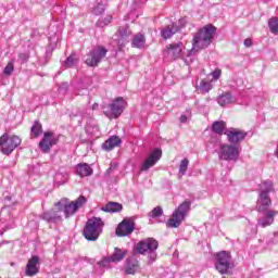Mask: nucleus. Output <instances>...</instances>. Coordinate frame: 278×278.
<instances>
[{"mask_svg":"<svg viewBox=\"0 0 278 278\" xmlns=\"http://www.w3.org/2000/svg\"><path fill=\"white\" fill-rule=\"evenodd\" d=\"M116 168H118L116 163L111 164V166L105 172V176L110 177V175H112L113 170H116Z\"/></svg>","mask_w":278,"mask_h":278,"instance_id":"nucleus-43","label":"nucleus"},{"mask_svg":"<svg viewBox=\"0 0 278 278\" xmlns=\"http://www.w3.org/2000/svg\"><path fill=\"white\" fill-rule=\"evenodd\" d=\"M140 270V262L135 257H128L125 264L126 275H136Z\"/></svg>","mask_w":278,"mask_h":278,"instance_id":"nucleus-20","label":"nucleus"},{"mask_svg":"<svg viewBox=\"0 0 278 278\" xmlns=\"http://www.w3.org/2000/svg\"><path fill=\"white\" fill-rule=\"evenodd\" d=\"M7 242L5 241H3L2 243H0V247H3V244H5Z\"/></svg>","mask_w":278,"mask_h":278,"instance_id":"nucleus-51","label":"nucleus"},{"mask_svg":"<svg viewBox=\"0 0 278 278\" xmlns=\"http://www.w3.org/2000/svg\"><path fill=\"white\" fill-rule=\"evenodd\" d=\"M42 135V124L39 122H35L30 129V136L31 138H38V136Z\"/></svg>","mask_w":278,"mask_h":278,"instance_id":"nucleus-31","label":"nucleus"},{"mask_svg":"<svg viewBox=\"0 0 278 278\" xmlns=\"http://www.w3.org/2000/svg\"><path fill=\"white\" fill-rule=\"evenodd\" d=\"M268 27L271 34L277 35L278 34V17H271L268 21Z\"/></svg>","mask_w":278,"mask_h":278,"instance_id":"nucleus-33","label":"nucleus"},{"mask_svg":"<svg viewBox=\"0 0 278 278\" xmlns=\"http://www.w3.org/2000/svg\"><path fill=\"white\" fill-rule=\"evenodd\" d=\"M103 227H105V223H103L101 217H92L91 219H88L83 232L86 240L89 242L99 240V237L103 233Z\"/></svg>","mask_w":278,"mask_h":278,"instance_id":"nucleus-3","label":"nucleus"},{"mask_svg":"<svg viewBox=\"0 0 278 278\" xmlns=\"http://www.w3.org/2000/svg\"><path fill=\"white\" fill-rule=\"evenodd\" d=\"M18 60L22 62V64H25L29 61V53H20Z\"/></svg>","mask_w":278,"mask_h":278,"instance_id":"nucleus-42","label":"nucleus"},{"mask_svg":"<svg viewBox=\"0 0 278 278\" xmlns=\"http://www.w3.org/2000/svg\"><path fill=\"white\" fill-rule=\"evenodd\" d=\"M188 164H190V161L188 159H184L181 162H180V165H179V177H184V175H186V170H188Z\"/></svg>","mask_w":278,"mask_h":278,"instance_id":"nucleus-35","label":"nucleus"},{"mask_svg":"<svg viewBox=\"0 0 278 278\" xmlns=\"http://www.w3.org/2000/svg\"><path fill=\"white\" fill-rule=\"evenodd\" d=\"M91 110H99V103H94V104L91 106Z\"/></svg>","mask_w":278,"mask_h":278,"instance_id":"nucleus-49","label":"nucleus"},{"mask_svg":"<svg viewBox=\"0 0 278 278\" xmlns=\"http://www.w3.org/2000/svg\"><path fill=\"white\" fill-rule=\"evenodd\" d=\"M62 177V174H56L55 175V178H54V181L55 184H58V186H64V184H66V181H68V175H64V180H60Z\"/></svg>","mask_w":278,"mask_h":278,"instance_id":"nucleus-38","label":"nucleus"},{"mask_svg":"<svg viewBox=\"0 0 278 278\" xmlns=\"http://www.w3.org/2000/svg\"><path fill=\"white\" fill-rule=\"evenodd\" d=\"M112 23V15H106L105 17H101L98 20L97 25L98 27H105Z\"/></svg>","mask_w":278,"mask_h":278,"instance_id":"nucleus-36","label":"nucleus"},{"mask_svg":"<svg viewBox=\"0 0 278 278\" xmlns=\"http://www.w3.org/2000/svg\"><path fill=\"white\" fill-rule=\"evenodd\" d=\"M130 34H131V30H129L128 26L119 27L117 33V36L119 37V39H117V45H119V47H125V42L127 38H129Z\"/></svg>","mask_w":278,"mask_h":278,"instance_id":"nucleus-24","label":"nucleus"},{"mask_svg":"<svg viewBox=\"0 0 278 278\" xmlns=\"http://www.w3.org/2000/svg\"><path fill=\"white\" fill-rule=\"evenodd\" d=\"M157 240L153 238H148L146 240L139 241L135 247V251H137V253H140V255H144L147 251H157Z\"/></svg>","mask_w":278,"mask_h":278,"instance_id":"nucleus-13","label":"nucleus"},{"mask_svg":"<svg viewBox=\"0 0 278 278\" xmlns=\"http://www.w3.org/2000/svg\"><path fill=\"white\" fill-rule=\"evenodd\" d=\"M77 64V59L75 58V55H70L65 63H64V66L65 68H73V66H76Z\"/></svg>","mask_w":278,"mask_h":278,"instance_id":"nucleus-37","label":"nucleus"},{"mask_svg":"<svg viewBox=\"0 0 278 278\" xmlns=\"http://www.w3.org/2000/svg\"><path fill=\"white\" fill-rule=\"evenodd\" d=\"M104 151H112L115 147H121V138L112 136L102 144Z\"/></svg>","mask_w":278,"mask_h":278,"instance_id":"nucleus-26","label":"nucleus"},{"mask_svg":"<svg viewBox=\"0 0 278 278\" xmlns=\"http://www.w3.org/2000/svg\"><path fill=\"white\" fill-rule=\"evenodd\" d=\"M273 205V202L270 201V197H268V193L261 192L258 204H257V212H268V207Z\"/></svg>","mask_w":278,"mask_h":278,"instance_id":"nucleus-21","label":"nucleus"},{"mask_svg":"<svg viewBox=\"0 0 278 278\" xmlns=\"http://www.w3.org/2000/svg\"><path fill=\"white\" fill-rule=\"evenodd\" d=\"M125 105H127L125 99L117 98L109 106L102 108L103 114L104 116H108V118H118V116L123 114Z\"/></svg>","mask_w":278,"mask_h":278,"instance_id":"nucleus-7","label":"nucleus"},{"mask_svg":"<svg viewBox=\"0 0 278 278\" xmlns=\"http://www.w3.org/2000/svg\"><path fill=\"white\" fill-rule=\"evenodd\" d=\"M86 197L80 195L75 201L68 203V199H62L55 203V207L61 208V213L64 212L65 218H71L73 214H76L77 210L86 203Z\"/></svg>","mask_w":278,"mask_h":278,"instance_id":"nucleus-5","label":"nucleus"},{"mask_svg":"<svg viewBox=\"0 0 278 278\" xmlns=\"http://www.w3.org/2000/svg\"><path fill=\"white\" fill-rule=\"evenodd\" d=\"M40 271V257L31 256L26 265V277H36V274Z\"/></svg>","mask_w":278,"mask_h":278,"instance_id":"nucleus-19","label":"nucleus"},{"mask_svg":"<svg viewBox=\"0 0 278 278\" xmlns=\"http://www.w3.org/2000/svg\"><path fill=\"white\" fill-rule=\"evenodd\" d=\"M252 45H253V41L251 39L248 38L244 40V47H252Z\"/></svg>","mask_w":278,"mask_h":278,"instance_id":"nucleus-46","label":"nucleus"},{"mask_svg":"<svg viewBox=\"0 0 278 278\" xmlns=\"http://www.w3.org/2000/svg\"><path fill=\"white\" fill-rule=\"evenodd\" d=\"M164 214V211L161 208V206H156L152 210V218H160Z\"/></svg>","mask_w":278,"mask_h":278,"instance_id":"nucleus-40","label":"nucleus"},{"mask_svg":"<svg viewBox=\"0 0 278 278\" xmlns=\"http://www.w3.org/2000/svg\"><path fill=\"white\" fill-rule=\"evenodd\" d=\"M21 146V137L16 135L4 134L0 137V149L4 155H10L16 147Z\"/></svg>","mask_w":278,"mask_h":278,"instance_id":"nucleus-6","label":"nucleus"},{"mask_svg":"<svg viewBox=\"0 0 278 278\" xmlns=\"http://www.w3.org/2000/svg\"><path fill=\"white\" fill-rule=\"evenodd\" d=\"M159 160H162V149L155 148L141 164L140 172L147 173V170L153 168V166L157 164Z\"/></svg>","mask_w":278,"mask_h":278,"instance_id":"nucleus-11","label":"nucleus"},{"mask_svg":"<svg viewBox=\"0 0 278 278\" xmlns=\"http://www.w3.org/2000/svg\"><path fill=\"white\" fill-rule=\"evenodd\" d=\"M192 206V202L186 200L184 201L172 214V218H169L166 223V227L170 229H177L182 223L186 220V216H188V212H190V207Z\"/></svg>","mask_w":278,"mask_h":278,"instance_id":"nucleus-4","label":"nucleus"},{"mask_svg":"<svg viewBox=\"0 0 278 278\" xmlns=\"http://www.w3.org/2000/svg\"><path fill=\"white\" fill-rule=\"evenodd\" d=\"M148 257H149V260H151V262H155L157 254L155 253V251H149Z\"/></svg>","mask_w":278,"mask_h":278,"instance_id":"nucleus-45","label":"nucleus"},{"mask_svg":"<svg viewBox=\"0 0 278 278\" xmlns=\"http://www.w3.org/2000/svg\"><path fill=\"white\" fill-rule=\"evenodd\" d=\"M98 264L101 268H110V264H112V260H110V256H106L102 261H100Z\"/></svg>","mask_w":278,"mask_h":278,"instance_id":"nucleus-39","label":"nucleus"},{"mask_svg":"<svg viewBox=\"0 0 278 278\" xmlns=\"http://www.w3.org/2000/svg\"><path fill=\"white\" fill-rule=\"evenodd\" d=\"M212 88H214L212 86V83H210L207 80H201L199 90H200V92H202V94L210 92V90H212Z\"/></svg>","mask_w":278,"mask_h":278,"instance_id":"nucleus-32","label":"nucleus"},{"mask_svg":"<svg viewBox=\"0 0 278 278\" xmlns=\"http://www.w3.org/2000/svg\"><path fill=\"white\" fill-rule=\"evenodd\" d=\"M39 217L42 218V220H47V223H62V208L56 206V208L47 211Z\"/></svg>","mask_w":278,"mask_h":278,"instance_id":"nucleus-18","label":"nucleus"},{"mask_svg":"<svg viewBox=\"0 0 278 278\" xmlns=\"http://www.w3.org/2000/svg\"><path fill=\"white\" fill-rule=\"evenodd\" d=\"M105 55H108V49L101 46H98L87 54L85 64H87V66H92V67L99 66L100 62L104 60Z\"/></svg>","mask_w":278,"mask_h":278,"instance_id":"nucleus-8","label":"nucleus"},{"mask_svg":"<svg viewBox=\"0 0 278 278\" xmlns=\"http://www.w3.org/2000/svg\"><path fill=\"white\" fill-rule=\"evenodd\" d=\"M278 211H264L263 216L257 219L256 227H262L263 229H266V227H270L273 223H275V217L277 216Z\"/></svg>","mask_w":278,"mask_h":278,"instance_id":"nucleus-16","label":"nucleus"},{"mask_svg":"<svg viewBox=\"0 0 278 278\" xmlns=\"http://www.w3.org/2000/svg\"><path fill=\"white\" fill-rule=\"evenodd\" d=\"M92 173V167H90L87 163H79L76 166V175H78L79 177H90Z\"/></svg>","mask_w":278,"mask_h":278,"instance_id":"nucleus-25","label":"nucleus"},{"mask_svg":"<svg viewBox=\"0 0 278 278\" xmlns=\"http://www.w3.org/2000/svg\"><path fill=\"white\" fill-rule=\"evenodd\" d=\"M144 45H147V38H144V35L137 34L131 42V46L136 49H144Z\"/></svg>","mask_w":278,"mask_h":278,"instance_id":"nucleus-28","label":"nucleus"},{"mask_svg":"<svg viewBox=\"0 0 278 278\" xmlns=\"http://www.w3.org/2000/svg\"><path fill=\"white\" fill-rule=\"evenodd\" d=\"M225 135L227 136L230 144H239V142H242V140H244V138L248 136L247 131L238 128H230L225 131Z\"/></svg>","mask_w":278,"mask_h":278,"instance_id":"nucleus-15","label":"nucleus"},{"mask_svg":"<svg viewBox=\"0 0 278 278\" xmlns=\"http://www.w3.org/2000/svg\"><path fill=\"white\" fill-rule=\"evenodd\" d=\"M219 160H225L226 162H237L240 156V151L238 147L231 144H223L219 150Z\"/></svg>","mask_w":278,"mask_h":278,"instance_id":"nucleus-10","label":"nucleus"},{"mask_svg":"<svg viewBox=\"0 0 278 278\" xmlns=\"http://www.w3.org/2000/svg\"><path fill=\"white\" fill-rule=\"evenodd\" d=\"M3 73L7 76L12 75V73H14V64L13 63H8V65L4 67Z\"/></svg>","mask_w":278,"mask_h":278,"instance_id":"nucleus-41","label":"nucleus"},{"mask_svg":"<svg viewBox=\"0 0 278 278\" xmlns=\"http://www.w3.org/2000/svg\"><path fill=\"white\" fill-rule=\"evenodd\" d=\"M273 181L270 180H265L261 184V192H265L268 194L269 192H273Z\"/></svg>","mask_w":278,"mask_h":278,"instance_id":"nucleus-34","label":"nucleus"},{"mask_svg":"<svg viewBox=\"0 0 278 278\" xmlns=\"http://www.w3.org/2000/svg\"><path fill=\"white\" fill-rule=\"evenodd\" d=\"M222 71L219 68H216L215 71H213L211 73L213 79L217 80V79H220V75H222Z\"/></svg>","mask_w":278,"mask_h":278,"instance_id":"nucleus-44","label":"nucleus"},{"mask_svg":"<svg viewBox=\"0 0 278 278\" xmlns=\"http://www.w3.org/2000/svg\"><path fill=\"white\" fill-rule=\"evenodd\" d=\"M127 257V250L115 248L112 255H110V260L113 264H118V262H123Z\"/></svg>","mask_w":278,"mask_h":278,"instance_id":"nucleus-22","label":"nucleus"},{"mask_svg":"<svg viewBox=\"0 0 278 278\" xmlns=\"http://www.w3.org/2000/svg\"><path fill=\"white\" fill-rule=\"evenodd\" d=\"M55 144H58L55 134L48 131L43 134V138L39 142V149H41L42 153H49Z\"/></svg>","mask_w":278,"mask_h":278,"instance_id":"nucleus-14","label":"nucleus"},{"mask_svg":"<svg viewBox=\"0 0 278 278\" xmlns=\"http://www.w3.org/2000/svg\"><path fill=\"white\" fill-rule=\"evenodd\" d=\"M67 86H68V83H63L61 86V90H62V88H66Z\"/></svg>","mask_w":278,"mask_h":278,"instance_id":"nucleus-50","label":"nucleus"},{"mask_svg":"<svg viewBox=\"0 0 278 278\" xmlns=\"http://www.w3.org/2000/svg\"><path fill=\"white\" fill-rule=\"evenodd\" d=\"M231 266V254L227 251H222L216 255L215 268L220 275H227Z\"/></svg>","mask_w":278,"mask_h":278,"instance_id":"nucleus-9","label":"nucleus"},{"mask_svg":"<svg viewBox=\"0 0 278 278\" xmlns=\"http://www.w3.org/2000/svg\"><path fill=\"white\" fill-rule=\"evenodd\" d=\"M217 103L220 105V108H225V105H229L230 103H233V96L231 93L226 92L217 97Z\"/></svg>","mask_w":278,"mask_h":278,"instance_id":"nucleus-27","label":"nucleus"},{"mask_svg":"<svg viewBox=\"0 0 278 278\" xmlns=\"http://www.w3.org/2000/svg\"><path fill=\"white\" fill-rule=\"evenodd\" d=\"M180 123H188V115H181Z\"/></svg>","mask_w":278,"mask_h":278,"instance_id":"nucleus-48","label":"nucleus"},{"mask_svg":"<svg viewBox=\"0 0 278 278\" xmlns=\"http://www.w3.org/2000/svg\"><path fill=\"white\" fill-rule=\"evenodd\" d=\"M225 127H227L225 122L223 121L214 122L212 125V130L214 131V134L223 135L225 132Z\"/></svg>","mask_w":278,"mask_h":278,"instance_id":"nucleus-30","label":"nucleus"},{"mask_svg":"<svg viewBox=\"0 0 278 278\" xmlns=\"http://www.w3.org/2000/svg\"><path fill=\"white\" fill-rule=\"evenodd\" d=\"M135 224L131 219H124L116 228L115 233L119 238L134 233Z\"/></svg>","mask_w":278,"mask_h":278,"instance_id":"nucleus-17","label":"nucleus"},{"mask_svg":"<svg viewBox=\"0 0 278 278\" xmlns=\"http://www.w3.org/2000/svg\"><path fill=\"white\" fill-rule=\"evenodd\" d=\"M187 114H189V116H190V111H187Z\"/></svg>","mask_w":278,"mask_h":278,"instance_id":"nucleus-52","label":"nucleus"},{"mask_svg":"<svg viewBox=\"0 0 278 278\" xmlns=\"http://www.w3.org/2000/svg\"><path fill=\"white\" fill-rule=\"evenodd\" d=\"M185 51L186 46H184V42L169 43L164 49V58H167V60H184L188 65L192 64L194 55H188V51L187 53Z\"/></svg>","mask_w":278,"mask_h":278,"instance_id":"nucleus-2","label":"nucleus"},{"mask_svg":"<svg viewBox=\"0 0 278 278\" xmlns=\"http://www.w3.org/2000/svg\"><path fill=\"white\" fill-rule=\"evenodd\" d=\"M105 5H108V0H97L92 9V12L96 16L103 14L105 12Z\"/></svg>","mask_w":278,"mask_h":278,"instance_id":"nucleus-29","label":"nucleus"},{"mask_svg":"<svg viewBox=\"0 0 278 278\" xmlns=\"http://www.w3.org/2000/svg\"><path fill=\"white\" fill-rule=\"evenodd\" d=\"M89 118H92V115H90L88 113L83 114V121H89Z\"/></svg>","mask_w":278,"mask_h":278,"instance_id":"nucleus-47","label":"nucleus"},{"mask_svg":"<svg viewBox=\"0 0 278 278\" xmlns=\"http://www.w3.org/2000/svg\"><path fill=\"white\" fill-rule=\"evenodd\" d=\"M101 210L102 212H106L109 214H116L118 212H123V204L118 202H109L102 206Z\"/></svg>","mask_w":278,"mask_h":278,"instance_id":"nucleus-23","label":"nucleus"},{"mask_svg":"<svg viewBox=\"0 0 278 278\" xmlns=\"http://www.w3.org/2000/svg\"><path fill=\"white\" fill-rule=\"evenodd\" d=\"M186 26V20L181 18L178 23H174L172 25L165 26L161 30V36L164 40H168V38H173L175 34L181 31V28Z\"/></svg>","mask_w":278,"mask_h":278,"instance_id":"nucleus-12","label":"nucleus"},{"mask_svg":"<svg viewBox=\"0 0 278 278\" xmlns=\"http://www.w3.org/2000/svg\"><path fill=\"white\" fill-rule=\"evenodd\" d=\"M216 36V26L207 24L193 35L192 49L188 50V55H195L197 52L207 49Z\"/></svg>","mask_w":278,"mask_h":278,"instance_id":"nucleus-1","label":"nucleus"}]
</instances>
